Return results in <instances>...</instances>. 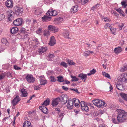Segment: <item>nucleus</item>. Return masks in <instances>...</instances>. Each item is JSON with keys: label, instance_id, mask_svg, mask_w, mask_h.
Listing matches in <instances>:
<instances>
[{"label": "nucleus", "instance_id": "nucleus-13", "mask_svg": "<svg viewBox=\"0 0 127 127\" xmlns=\"http://www.w3.org/2000/svg\"><path fill=\"white\" fill-rule=\"evenodd\" d=\"M13 2L11 0H7L5 2V5L7 7L12 8L13 6Z\"/></svg>", "mask_w": 127, "mask_h": 127}, {"label": "nucleus", "instance_id": "nucleus-57", "mask_svg": "<svg viewBox=\"0 0 127 127\" xmlns=\"http://www.w3.org/2000/svg\"><path fill=\"white\" fill-rule=\"evenodd\" d=\"M88 51H86L85 52H84L83 53L84 55L85 56H87L89 55V53Z\"/></svg>", "mask_w": 127, "mask_h": 127}, {"label": "nucleus", "instance_id": "nucleus-31", "mask_svg": "<svg viewBox=\"0 0 127 127\" xmlns=\"http://www.w3.org/2000/svg\"><path fill=\"white\" fill-rule=\"evenodd\" d=\"M100 8V5L98 4H96L92 8V9L94 11H95L98 10Z\"/></svg>", "mask_w": 127, "mask_h": 127}, {"label": "nucleus", "instance_id": "nucleus-1", "mask_svg": "<svg viewBox=\"0 0 127 127\" xmlns=\"http://www.w3.org/2000/svg\"><path fill=\"white\" fill-rule=\"evenodd\" d=\"M118 114L117 117L118 121L120 123L125 122L127 119V113L125 111L118 109Z\"/></svg>", "mask_w": 127, "mask_h": 127}, {"label": "nucleus", "instance_id": "nucleus-51", "mask_svg": "<svg viewBox=\"0 0 127 127\" xmlns=\"http://www.w3.org/2000/svg\"><path fill=\"white\" fill-rule=\"evenodd\" d=\"M110 26V25L109 23H106L104 26V27L105 29H107L108 28H109Z\"/></svg>", "mask_w": 127, "mask_h": 127}, {"label": "nucleus", "instance_id": "nucleus-19", "mask_svg": "<svg viewBox=\"0 0 127 127\" xmlns=\"http://www.w3.org/2000/svg\"><path fill=\"white\" fill-rule=\"evenodd\" d=\"M116 86L117 88L119 90L123 91L124 90V87L123 85L119 83L116 84Z\"/></svg>", "mask_w": 127, "mask_h": 127}, {"label": "nucleus", "instance_id": "nucleus-10", "mask_svg": "<svg viewBox=\"0 0 127 127\" xmlns=\"http://www.w3.org/2000/svg\"><path fill=\"white\" fill-rule=\"evenodd\" d=\"M20 99L19 96L18 95H16L11 102L12 105L13 106L15 105L20 101Z\"/></svg>", "mask_w": 127, "mask_h": 127}, {"label": "nucleus", "instance_id": "nucleus-24", "mask_svg": "<svg viewBox=\"0 0 127 127\" xmlns=\"http://www.w3.org/2000/svg\"><path fill=\"white\" fill-rule=\"evenodd\" d=\"M119 95L122 98L126 101H127V94L125 93H121L119 94Z\"/></svg>", "mask_w": 127, "mask_h": 127}, {"label": "nucleus", "instance_id": "nucleus-28", "mask_svg": "<svg viewBox=\"0 0 127 127\" xmlns=\"http://www.w3.org/2000/svg\"><path fill=\"white\" fill-rule=\"evenodd\" d=\"M31 124L29 121H26L24 122L23 127H32Z\"/></svg>", "mask_w": 127, "mask_h": 127}, {"label": "nucleus", "instance_id": "nucleus-7", "mask_svg": "<svg viewBox=\"0 0 127 127\" xmlns=\"http://www.w3.org/2000/svg\"><path fill=\"white\" fill-rule=\"evenodd\" d=\"M8 20L10 21H11L14 19V12L12 10H9L8 12Z\"/></svg>", "mask_w": 127, "mask_h": 127}, {"label": "nucleus", "instance_id": "nucleus-55", "mask_svg": "<svg viewBox=\"0 0 127 127\" xmlns=\"http://www.w3.org/2000/svg\"><path fill=\"white\" fill-rule=\"evenodd\" d=\"M121 4L123 6H124V8L126 7L127 5L126 4V2L125 1H122L121 2Z\"/></svg>", "mask_w": 127, "mask_h": 127}, {"label": "nucleus", "instance_id": "nucleus-48", "mask_svg": "<svg viewBox=\"0 0 127 127\" xmlns=\"http://www.w3.org/2000/svg\"><path fill=\"white\" fill-rule=\"evenodd\" d=\"M40 82V84L41 85H44L47 83V81L45 79L44 80H43L41 81Z\"/></svg>", "mask_w": 127, "mask_h": 127}, {"label": "nucleus", "instance_id": "nucleus-22", "mask_svg": "<svg viewBox=\"0 0 127 127\" xmlns=\"http://www.w3.org/2000/svg\"><path fill=\"white\" fill-rule=\"evenodd\" d=\"M122 51V49L121 47H116L114 50V52L116 54L119 53Z\"/></svg>", "mask_w": 127, "mask_h": 127}, {"label": "nucleus", "instance_id": "nucleus-33", "mask_svg": "<svg viewBox=\"0 0 127 127\" xmlns=\"http://www.w3.org/2000/svg\"><path fill=\"white\" fill-rule=\"evenodd\" d=\"M49 98H47L42 104V105H44L45 106H47L49 104Z\"/></svg>", "mask_w": 127, "mask_h": 127}, {"label": "nucleus", "instance_id": "nucleus-3", "mask_svg": "<svg viewBox=\"0 0 127 127\" xmlns=\"http://www.w3.org/2000/svg\"><path fill=\"white\" fill-rule=\"evenodd\" d=\"M118 80L119 82H127V74H123L118 77Z\"/></svg>", "mask_w": 127, "mask_h": 127}, {"label": "nucleus", "instance_id": "nucleus-23", "mask_svg": "<svg viewBox=\"0 0 127 127\" xmlns=\"http://www.w3.org/2000/svg\"><path fill=\"white\" fill-rule=\"evenodd\" d=\"M78 77L80 78L82 80H86L87 78V75L83 73H81L78 76Z\"/></svg>", "mask_w": 127, "mask_h": 127}, {"label": "nucleus", "instance_id": "nucleus-29", "mask_svg": "<svg viewBox=\"0 0 127 127\" xmlns=\"http://www.w3.org/2000/svg\"><path fill=\"white\" fill-rule=\"evenodd\" d=\"M21 92L22 93V97H26L28 95V93L26 91L25 89H23L21 90Z\"/></svg>", "mask_w": 127, "mask_h": 127}, {"label": "nucleus", "instance_id": "nucleus-11", "mask_svg": "<svg viewBox=\"0 0 127 127\" xmlns=\"http://www.w3.org/2000/svg\"><path fill=\"white\" fill-rule=\"evenodd\" d=\"M80 8V7L77 5H76L72 7L70 10L71 13H74L77 12Z\"/></svg>", "mask_w": 127, "mask_h": 127}, {"label": "nucleus", "instance_id": "nucleus-27", "mask_svg": "<svg viewBox=\"0 0 127 127\" xmlns=\"http://www.w3.org/2000/svg\"><path fill=\"white\" fill-rule=\"evenodd\" d=\"M42 19L43 21H48L51 20V17L46 16H44L42 18Z\"/></svg>", "mask_w": 127, "mask_h": 127}, {"label": "nucleus", "instance_id": "nucleus-36", "mask_svg": "<svg viewBox=\"0 0 127 127\" xmlns=\"http://www.w3.org/2000/svg\"><path fill=\"white\" fill-rule=\"evenodd\" d=\"M66 61L69 65H75V63L74 62L72 61L69 60L68 59H66Z\"/></svg>", "mask_w": 127, "mask_h": 127}, {"label": "nucleus", "instance_id": "nucleus-43", "mask_svg": "<svg viewBox=\"0 0 127 127\" xmlns=\"http://www.w3.org/2000/svg\"><path fill=\"white\" fill-rule=\"evenodd\" d=\"M71 77L72 79L71 80V81H78V78H77L75 76H71Z\"/></svg>", "mask_w": 127, "mask_h": 127}, {"label": "nucleus", "instance_id": "nucleus-49", "mask_svg": "<svg viewBox=\"0 0 127 127\" xmlns=\"http://www.w3.org/2000/svg\"><path fill=\"white\" fill-rule=\"evenodd\" d=\"M50 78L51 81L52 82H55L56 81V79L53 76H51Z\"/></svg>", "mask_w": 127, "mask_h": 127}, {"label": "nucleus", "instance_id": "nucleus-63", "mask_svg": "<svg viewBox=\"0 0 127 127\" xmlns=\"http://www.w3.org/2000/svg\"><path fill=\"white\" fill-rule=\"evenodd\" d=\"M40 87V86H35L34 87V89L35 90H39Z\"/></svg>", "mask_w": 127, "mask_h": 127}, {"label": "nucleus", "instance_id": "nucleus-32", "mask_svg": "<svg viewBox=\"0 0 127 127\" xmlns=\"http://www.w3.org/2000/svg\"><path fill=\"white\" fill-rule=\"evenodd\" d=\"M63 20V19L62 18L59 17L55 21L57 22V24H59L62 23Z\"/></svg>", "mask_w": 127, "mask_h": 127}, {"label": "nucleus", "instance_id": "nucleus-26", "mask_svg": "<svg viewBox=\"0 0 127 127\" xmlns=\"http://www.w3.org/2000/svg\"><path fill=\"white\" fill-rule=\"evenodd\" d=\"M74 103H75V106L76 107H79L80 106V101L77 99H74Z\"/></svg>", "mask_w": 127, "mask_h": 127}, {"label": "nucleus", "instance_id": "nucleus-30", "mask_svg": "<svg viewBox=\"0 0 127 127\" xmlns=\"http://www.w3.org/2000/svg\"><path fill=\"white\" fill-rule=\"evenodd\" d=\"M33 45L36 47H38L39 45V43L38 41V39L37 38H35L33 40Z\"/></svg>", "mask_w": 127, "mask_h": 127}, {"label": "nucleus", "instance_id": "nucleus-34", "mask_svg": "<svg viewBox=\"0 0 127 127\" xmlns=\"http://www.w3.org/2000/svg\"><path fill=\"white\" fill-rule=\"evenodd\" d=\"M43 35L44 36L47 37L50 35L49 32L48 30H45L43 32Z\"/></svg>", "mask_w": 127, "mask_h": 127}, {"label": "nucleus", "instance_id": "nucleus-52", "mask_svg": "<svg viewBox=\"0 0 127 127\" xmlns=\"http://www.w3.org/2000/svg\"><path fill=\"white\" fill-rule=\"evenodd\" d=\"M104 21L105 22H110L111 20L108 18L105 17L104 18Z\"/></svg>", "mask_w": 127, "mask_h": 127}, {"label": "nucleus", "instance_id": "nucleus-40", "mask_svg": "<svg viewBox=\"0 0 127 127\" xmlns=\"http://www.w3.org/2000/svg\"><path fill=\"white\" fill-rule=\"evenodd\" d=\"M2 42L4 44H5V45H8V44L6 38H3L1 40Z\"/></svg>", "mask_w": 127, "mask_h": 127}, {"label": "nucleus", "instance_id": "nucleus-64", "mask_svg": "<svg viewBox=\"0 0 127 127\" xmlns=\"http://www.w3.org/2000/svg\"><path fill=\"white\" fill-rule=\"evenodd\" d=\"M62 88L63 89L66 91H67L68 89V88L64 86H62Z\"/></svg>", "mask_w": 127, "mask_h": 127}, {"label": "nucleus", "instance_id": "nucleus-61", "mask_svg": "<svg viewBox=\"0 0 127 127\" xmlns=\"http://www.w3.org/2000/svg\"><path fill=\"white\" fill-rule=\"evenodd\" d=\"M70 90H73L76 92L77 93L79 94L80 93L78 91V90L77 89H70Z\"/></svg>", "mask_w": 127, "mask_h": 127}, {"label": "nucleus", "instance_id": "nucleus-8", "mask_svg": "<svg viewBox=\"0 0 127 127\" xmlns=\"http://www.w3.org/2000/svg\"><path fill=\"white\" fill-rule=\"evenodd\" d=\"M47 50L46 47L42 46L38 50V52L39 55H43Z\"/></svg>", "mask_w": 127, "mask_h": 127}, {"label": "nucleus", "instance_id": "nucleus-60", "mask_svg": "<svg viewBox=\"0 0 127 127\" xmlns=\"http://www.w3.org/2000/svg\"><path fill=\"white\" fill-rule=\"evenodd\" d=\"M14 68L16 70H19L21 69V68L20 67L16 65H15L14 66Z\"/></svg>", "mask_w": 127, "mask_h": 127}, {"label": "nucleus", "instance_id": "nucleus-12", "mask_svg": "<svg viewBox=\"0 0 127 127\" xmlns=\"http://www.w3.org/2000/svg\"><path fill=\"white\" fill-rule=\"evenodd\" d=\"M23 22L22 19L21 18H18L14 20L13 23L15 25L18 26L21 25Z\"/></svg>", "mask_w": 127, "mask_h": 127}, {"label": "nucleus", "instance_id": "nucleus-38", "mask_svg": "<svg viewBox=\"0 0 127 127\" xmlns=\"http://www.w3.org/2000/svg\"><path fill=\"white\" fill-rule=\"evenodd\" d=\"M96 72V70L93 69L92 70H91L89 73H88L87 75H90L92 74H95Z\"/></svg>", "mask_w": 127, "mask_h": 127}, {"label": "nucleus", "instance_id": "nucleus-53", "mask_svg": "<svg viewBox=\"0 0 127 127\" xmlns=\"http://www.w3.org/2000/svg\"><path fill=\"white\" fill-rule=\"evenodd\" d=\"M61 97L62 98V100H63V102H64L65 101V100H66L67 101V98L64 95H62L61 96Z\"/></svg>", "mask_w": 127, "mask_h": 127}, {"label": "nucleus", "instance_id": "nucleus-41", "mask_svg": "<svg viewBox=\"0 0 127 127\" xmlns=\"http://www.w3.org/2000/svg\"><path fill=\"white\" fill-rule=\"evenodd\" d=\"M58 78V81L59 82H64V80L63 79V77L62 76H60L57 77Z\"/></svg>", "mask_w": 127, "mask_h": 127}, {"label": "nucleus", "instance_id": "nucleus-59", "mask_svg": "<svg viewBox=\"0 0 127 127\" xmlns=\"http://www.w3.org/2000/svg\"><path fill=\"white\" fill-rule=\"evenodd\" d=\"M29 33H28L27 32L26 34H25V35H24V37H23V38L25 39L26 38H28L29 36Z\"/></svg>", "mask_w": 127, "mask_h": 127}, {"label": "nucleus", "instance_id": "nucleus-4", "mask_svg": "<svg viewBox=\"0 0 127 127\" xmlns=\"http://www.w3.org/2000/svg\"><path fill=\"white\" fill-rule=\"evenodd\" d=\"M27 82L29 83H33L35 81V78L31 74H27L25 77Z\"/></svg>", "mask_w": 127, "mask_h": 127}, {"label": "nucleus", "instance_id": "nucleus-9", "mask_svg": "<svg viewBox=\"0 0 127 127\" xmlns=\"http://www.w3.org/2000/svg\"><path fill=\"white\" fill-rule=\"evenodd\" d=\"M81 109L83 110L88 112L89 110V108L87 106L86 103L84 101H81L80 103Z\"/></svg>", "mask_w": 127, "mask_h": 127}, {"label": "nucleus", "instance_id": "nucleus-37", "mask_svg": "<svg viewBox=\"0 0 127 127\" xmlns=\"http://www.w3.org/2000/svg\"><path fill=\"white\" fill-rule=\"evenodd\" d=\"M102 74L103 75L106 77L110 79H111L110 76L108 73H106L104 72H102Z\"/></svg>", "mask_w": 127, "mask_h": 127}, {"label": "nucleus", "instance_id": "nucleus-25", "mask_svg": "<svg viewBox=\"0 0 127 127\" xmlns=\"http://www.w3.org/2000/svg\"><path fill=\"white\" fill-rule=\"evenodd\" d=\"M18 29L17 27H13L10 30L11 33L12 34L16 33L18 31Z\"/></svg>", "mask_w": 127, "mask_h": 127}, {"label": "nucleus", "instance_id": "nucleus-62", "mask_svg": "<svg viewBox=\"0 0 127 127\" xmlns=\"http://www.w3.org/2000/svg\"><path fill=\"white\" fill-rule=\"evenodd\" d=\"M111 32L113 34H115V33L116 32V29L115 28L112 29Z\"/></svg>", "mask_w": 127, "mask_h": 127}, {"label": "nucleus", "instance_id": "nucleus-58", "mask_svg": "<svg viewBox=\"0 0 127 127\" xmlns=\"http://www.w3.org/2000/svg\"><path fill=\"white\" fill-rule=\"evenodd\" d=\"M52 16H55L57 14V12L55 10H52Z\"/></svg>", "mask_w": 127, "mask_h": 127}, {"label": "nucleus", "instance_id": "nucleus-14", "mask_svg": "<svg viewBox=\"0 0 127 127\" xmlns=\"http://www.w3.org/2000/svg\"><path fill=\"white\" fill-rule=\"evenodd\" d=\"M48 30L53 32H57L58 30V28L52 25L48 26Z\"/></svg>", "mask_w": 127, "mask_h": 127}, {"label": "nucleus", "instance_id": "nucleus-47", "mask_svg": "<svg viewBox=\"0 0 127 127\" xmlns=\"http://www.w3.org/2000/svg\"><path fill=\"white\" fill-rule=\"evenodd\" d=\"M60 64L64 67L66 68L67 67V64L64 62H62Z\"/></svg>", "mask_w": 127, "mask_h": 127}, {"label": "nucleus", "instance_id": "nucleus-46", "mask_svg": "<svg viewBox=\"0 0 127 127\" xmlns=\"http://www.w3.org/2000/svg\"><path fill=\"white\" fill-rule=\"evenodd\" d=\"M43 30L41 28H39L36 31V33L39 34H41Z\"/></svg>", "mask_w": 127, "mask_h": 127}, {"label": "nucleus", "instance_id": "nucleus-5", "mask_svg": "<svg viewBox=\"0 0 127 127\" xmlns=\"http://www.w3.org/2000/svg\"><path fill=\"white\" fill-rule=\"evenodd\" d=\"M14 10L15 11L16 14L17 15H20L23 11V8L18 6L14 7Z\"/></svg>", "mask_w": 127, "mask_h": 127}, {"label": "nucleus", "instance_id": "nucleus-45", "mask_svg": "<svg viewBox=\"0 0 127 127\" xmlns=\"http://www.w3.org/2000/svg\"><path fill=\"white\" fill-rule=\"evenodd\" d=\"M116 11L118 12L119 13H121L122 14V15H124V13L123 12L121 9L120 8H119L118 9H116Z\"/></svg>", "mask_w": 127, "mask_h": 127}, {"label": "nucleus", "instance_id": "nucleus-35", "mask_svg": "<svg viewBox=\"0 0 127 127\" xmlns=\"http://www.w3.org/2000/svg\"><path fill=\"white\" fill-rule=\"evenodd\" d=\"M127 70V64L125 65L122 67L120 69V71L124 72Z\"/></svg>", "mask_w": 127, "mask_h": 127}, {"label": "nucleus", "instance_id": "nucleus-16", "mask_svg": "<svg viewBox=\"0 0 127 127\" xmlns=\"http://www.w3.org/2000/svg\"><path fill=\"white\" fill-rule=\"evenodd\" d=\"M61 100L60 98L59 97H58L56 99L52 100V105L53 106L57 105L58 104Z\"/></svg>", "mask_w": 127, "mask_h": 127}, {"label": "nucleus", "instance_id": "nucleus-6", "mask_svg": "<svg viewBox=\"0 0 127 127\" xmlns=\"http://www.w3.org/2000/svg\"><path fill=\"white\" fill-rule=\"evenodd\" d=\"M74 99L71 100L70 99H69L67 101H66L65 102L64 104H65L66 102H67L66 106L67 109H72L73 107L74 104Z\"/></svg>", "mask_w": 127, "mask_h": 127}, {"label": "nucleus", "instance_id": "nucleus-56", "mask_svg": "<svg viewBox=\"0 0 127 127\" xmlns=\"http://www.w3.org/2000/svg\"><path fill=\"white\" fill-rule=\"evenodd\" d=\"M5 15L2 14H0V21L2 20L5 18Z\"/></svg>", "mask_w": 127, "mask_h": 127}, {"label": "nucleus", "instance_id": "nucleus-50", "mask_svg": "<svg viewBox=\"0 0 127 127\" xmlns=\"http://www.w3.org/2000/svg\"><path fill=\"white\" fill-rule=\"evenodd\" d=\"M44 76V75H42L39 76V80L40 81V82L41 81L43 80H44L45 79Z\"/></svg>", "mask_w": 127, "mask_h": 127}, {"label": "nucleus", "instance_id": "nucleus-17", "mask_svg": "<svg viewBox=\"0 0 127 127\" xmlns=\"http://www.w3.org/2000/svg\"><path fill=\"white\" fill-rule=\"evenodd\" d=\"M63 34L64 37L65 38L69 39H71V38L69 37V31L65 30H64Z\"/></svg>", "mask_w": 127, "mask_h": 127}, {"label": "nucleus", "instance_id": "nucleus-2", "mask_svg": "<svg viewBox=\"0 0 127 127\" xmlns=\"http://www.w3.org/2000/svg\"><path fill=\"white\" fill-rule=\"evenodd\" d=\"M92 101L94 104L99 108L102 107H103V106H106V103L101 100H93Z\"/></svg>", "mask_w": 127, "mask_h": 127}, {"label": "nucleus", "instance_id": "nucleus-39", "mask_svg": "<svg viewBox=\"0 0 127 127\" xmlns=\"http://www.w3.org/2000/svg\"><path fill=\"white\" fill-rule=\"evenodd\" d=\"M20 32L21 33H23L24 34H26L27 32L26 29L23 28H22L20 30Z\"/></svg>", "mask_w": 127, "mask_h": 127}, {"label": "nucleus", "instance_id": "nucleus-15", "mask_svg": "<svg viewBox=\"0 0 127 127\" xmlns=\"http://www.w3.org/2000/svg\"><path fill=\"white\" fill-rule=\"evenodd\" d=\"M56 40L55 39L54 37L52 36L50 39L49 42V45L50 46H53L56 43Z\"/></svg>", "mask_w": 127, "mask_h": 127}, {"label": "nucleus", "instance_id": "nucleus-42", "mask_svg": "<svg viewBox=\"0 0 127 127\" xmlns=\"http://www.w3.org/2000/svg\"><path fill=\"white\" fill-rule=\"evenodd\" d=\"M6 76V74L4 73H2L0 74V80L3 79Z\"/></svg>", "mask_w": 127, "mask_h": 127}, {"label": "nucleus", "instance_id": "nucleus-18", "mask_svg": "<svg viewBox=\"0 0 127 127\" xmlns=\"http://www.w3.org/2000/svg\"><path fill=\"white\" fill-rule=\"evenodd\" d=\"M54 57L53 54H49L47 56L46 59L48 61H51L53 60Z\"/></svg>", "mask_w": 127, "mask_h": 127}, {"label": "nucleus", "instance_id": "nucleus-21", "mask_svg": "<svg viewBox=\"0 0 127 127\" xmlns=\"http://www.w3.org/2000/svg\"><path fill=\"white\" fill-rule=\"evenodd\" d=\"M43 11L41 9L38 8L35 11V13L37 15L41 14L43 12Z\"/></svg>", "mask_w": 127, "mask_h": 127}, {"label": "nucleus", "instance_id": "nucleus-44", "mask_svg": "<svg viewBox=\"0 0 127 127\" xmlns=\"http://www.w3.org/2000/svg\"><path fill=\"white\" fill-rule=\"evenodd\" d=\"M52 9L49 10L46 13L47 15L48 16H52Z\"/></svg>", "mask_w": 127, "mask_h": 127}, {"label": "nucleus", "instance_id": "nucleus-20", "mask_svg": "<svg viewBox=\"0 0 127 127\" xmlns=\"http://www.w3.org/2000/svg\"><path fill=\"white\" fill-rule=\"evenodd\" d=\"M39 108L43 113L45 114L46 113L47 109L46 107L42 105L39 106Z\"/></svg>", "mask_w": 127, "mask_h": 127}, {"label": "nucleus", "instance_id": "nucleus-54", "mask_svg": "<svg viewBox=\"0 0 127 127\" xmlns=\"http://www.w3.org/2000/svg\"><path fill=\"white\" fill-rule=\"evenodd\" d=\"M89 0H81V3L82 4H84L88 1Z\"/></svg>", "mask_w": 127, "mask_h": 127}]
</instances>
